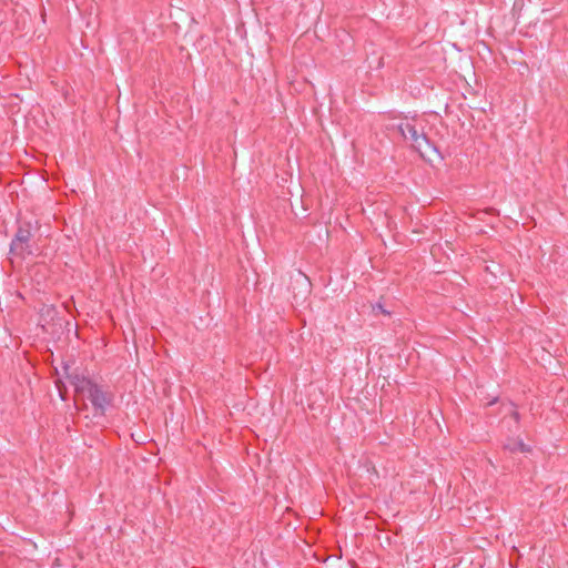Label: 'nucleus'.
Returning <instances> with one entry per match:
<instances>
[{
	"label": "nucleus",
	"instance_id": "1",
	"mask_svg": "<svg viewBox=\"0 0 568 568\" xmlns=\"http://www.w3.org/2000/svg\"><path fill=\"white\" fill-rule=\"evenodd\" d=\"M397 129L404 139L410 141L412 145L422 156H426L430 151L437 152V149L425 134L424 125L420 120L405 119L397 124Z\"/></svg>",
	"mask_w": 568,
	"mask_h": 568
},
{
	"label": "nucleus",
	"instance_id": "2",
	"mask_svg": "<svg viewBox=\"0 0 568 568\" xmlns=\"http://www.w3.org/2000/svg\"><path fill=\"white\" fill-rule=\"evenodd\" d=\"M30 240V230L19 227L10 245V255L12 256V260L24 258L26 256L32 254Z\"/></svg>",
	"mask_w": 568,
	"mask_h": 568
},
{
	"label": "nucleus",
	"instance_id": "3",
	"mask_svg": "<svg viewBox=\"0 0 568 568\" xmlns=\"http://www.w3.org/2000/svg\"><path fill=\"white\" fill-rule=\"evenodd\" d=\"M62 368L64 371L67 378L69 379V383L73 386L74 392L78 396H82L83 398H87L89 396V394L91 393V390L97 386L95 383H93L90 378H88L84 375L69 374L68 365H63Z\"/></svg>",
	"mask_w": 568,
	"mask_h": 568
},
{
	"label": "nucleus",
	"instance_id": "4",
	"mask_svg": "<svg viewBox=\"0 0 568 568\" xmlns=\"http://www.w3.org/2000/svg\"><path fill=\"white\" fill-rule=\"evenodd\" d=\"M95 409L103 413L111 403V396L97 385L87 397Z\"/></svg>",
	"mask_w": 568,
	"mask_h": 568
},
{
	"label": "nucleus",
	"instance_id": "5",
	"mask_svg": "<svg viewBox=\"0 0 568 568\" xmlns=\"http://www.w3.org/2000/svg\"><path fill=\"white\" fill-rule=\"evenodd\" d=\"M505 447L510 452H529L528 446L521 439L509 442L505 445Z\"/></svg>",
	"mask_w": 568,
	"mask_h": 568
},
{
	"label": "nucleus",
	"instance_id": "6",
	"mask_svg": "<svg viewBox=\"0 0 568 568\" xmlns=\"http://www.w3.org/2000/svg\"><path fill=\"white\" fill-rule=\"evenodd\" d=\"M513 416H514L516 422L519 420V414L516 410L513 412Z\"/></svg>",
	"mask_w": 568,
	"mask_h": 568
},
{
	"label": "nucleus",
	"instance_id": "7",
	"mask_svg": "<svg viewBox=\"0 0 568 568\" xmlns=\"http://www.w3.org/2000/svg\"><path fill=\"white\" fill-rule=\"evenodd\" d=\"M377 307L379 308V311H382L383 313H386V311L383 310L382 305L378 304Z\"/></svg>",
	"mask_w": 568,
	"mask_h": 568
}]
</instances>
